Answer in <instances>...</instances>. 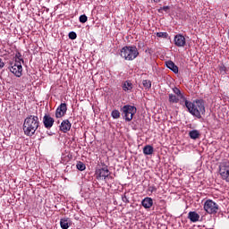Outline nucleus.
Here are the masks:
<instances>
[{
	"mask_svg": "<svg viewBox=\"0 0 229 229\" xmlns=\"http://www.w3.org/2000/svg\"><path fill=\"white\" fill-rule=\"evenodd\" d=\"M111 116L113 117V119H119V117H121V113L119 112V110L114 109L112 111Z\"/></svg>",
	"mask_w": 229,
	"mask_h": 229,
	"instance_id": "obj_22",
	"label": "nucleus"
},
{
	"mask_svg": "<svg viewBox=\"0 0 229 229\" xmlns=\"http://www.w3.org/2000/svg\"><path fill=\"white\" fill-rule=\"evenodd\" d=\"M169 9H170L169 5H165V6L161 7L160 9H158V12H159V13L161 12H166V13H169Z\"/></svg>",
	"mask_w": 229,
	"mask_h": 229,
	"instance_id": "obj_30",
	"label": "nucleus"
},
{
	"mask_svg": "<svg viewBox=\"0 0 229 229\" xmlns=\"http://www.w3.org/2000/svg\"><path fill=\"white\" fill-rule=\"evenodd\" d=\"M204 210L207 214L216 215L219 212V205L212 199H208L204 203Z\"/></svg>",
	"mask_w": 229,
	"mask_h": 229,
	"instance_id": "obj_5",
	"label": "nucleus"
},
{
	"mask_svg": "<svg viewBox=\"0 0 229 229\" xmlns=\"http://www.w3.org/2000/svg\"><path fill=\"white\" fill-rule=\"evenodd\" d=\"M3 67H4V62L0 58V69H3Z\"/></svg>",
	"mask_w": 229,
	"mask_h": 229,
	"instance_id": "obj_34",
	"label": "nucleus"
},
{
	"mask_svg": "<svg viewBox=\"0 0 229 229\" xmlns=\"http://www.w3.org/2000/svg\"><path fill=\"white\" fill-rule=\"evenodd\" d=\"M153 151H154V148H153V146H151V145H146L143 148L144 155H153Z\"/></svg>",
	"mask_w": 229,
	"mask_h": 229,
	"instance_id": "obj_21",
	"label": "nucleus"
},
{
	"mask_svg": "<svg viewBox=\"0 0 229 229\" xmlns=\"http://www.w3.org/2000/svg\"><path fill=\"white\" fill-rule=\"evenodd\" d=\"M76 167L79 171H85V169H87V166L81 161H79V163H77Z\"/></svg>",
	"mask_w": 229,
	"mask_h": 229,
	"instance_id": "obj_23",
	"label": "nucleus"
},
{
	"mask_svg": "<svg viewBox=\"0 0 229 229\" xmlns=\"http://www.w3.org/2000/svg\"><path fill=\"white\" fill-rule=\"evenodd\" d=\"M142 85H143V87H144L145 89H151V81H149V80H144V81H142Z\"/></svg>",
	"mask_w": 229,
	"mask_h": 229,
	"instance_id": "obj_25",
	"label": "nucleus"
},
{
	"mask_svg": "<svg viewBox=\"0 0 229 229\" xmlns=\"http://www.w3.org/2000/svg\"><path fill=\"white\" fill-rule=\"evenodd\" d=\"M72 126V124L69 120H64L61 123L60 131H63V133H67V131H70Z\"/></svg>",
	"mask_w": 229,
	"mask_h": 229,
	"instance_id": "obj_12",
	"label": "nucleus"
},
{
	"mask_svg": "<svg viewBox=\"0 0 229 229\" xmlns=\"http://www.w3.org/2000/svg\"><path fill=\"white\" fill-rule=\"evenodd\" d=\"M68 37L69 38H71V40H76V38L78 37V35L76 34V32L72 31L69 33Z\"/></svg>",
	"mask_w": 229,
	"mask_h": 229,
	"instance_id": "obj_29",
	"label": "nucleus"
},
{
	"mask_svg": "<svg viewBox=\"0 0 229 229\" xmlns=\"http://www.w3.org/2000/svg\"><path fill=\"white\" fill-rule=\"evenodd\" d=\"M148 192H151V194H153V192H157V188L155 185L148 186Z\"/></svg>",
	"mask_w": 229,
	"mask_h": 229,
	"instance_id": "obj_31",
	"label": "nucleus"
},
{
	"mask_svg": "<svg viewBox=\"0 0 229 229\" xmlns=\"http://www.w3.org/2000/svg\"><path fill=\"white\" fill-rule=\"evenodd\" d=\"M120 112H122V115H123L125 121L130 123V121L133 119V115L137 114V107L131 105H125L120 109Z\"/></svg>",
	"mask_w": 229,
	"mask_h": 229,
	"instance_id": "obj_4",
	"label": "nucleus"
},
{
	"mask_svg": "<svg viewBox=\"0 0 229 229\" xmlns=\"http://www.w3.org/2000/svg\"><path fill=\"white\" fill-rule=\"evenodd\" d=\"M218 71L220 74H225L226 72V66L225 64H221L218 65Z\"/></svg>",
	"mask_w": 229,
	"mask_h": 229,
	"instance_id": "obj_26",
	"label": "nucleus"
},
{
	"mask_svg": "<svg viewBox=\"0 0 229 229\" xmlns=\"http://www.w3.org/2000/svg\"><path fill=\"white\" fill-rule=\"evenodd\" d=\"M188 219H190L191 223H198V221H199V214L196 213V211H190L188 213Z\"/></svg>",
	"mask_w": 229,
	"mask_h": 229,
	"instance_id": "obj_15",
	"label": "nucleus"
},
{
	"mask_svg": "<svg viewBox=\"0 0 229 229\" xmlns=\"http://www.w3.org/2000/svg\"><path fill=\"white\" fill-rule=\"evenodd\" d=\"M174 42L177 47H185V46L187 45L185 37L182 34L175 35L174 38Z\"/></svg>",
	"mask_w": 229,
	"mask_h": 229,
	"instance_id": "obj_9",
	"label": "nucleus"
},
{
	"mask_svg": "<svg viewBox=\"0 0 229 229\" xmlns=\"http://www.w3.org/2000/svg\"><path fill=\"white\" fill-rule=\"evenodd\" d=\"M184 106L188 108V112L197 119H201L202 115H205V100L196 99L193 102L185 100Z\"/></svg>",
	"mask_w": 229,
	"mask_h": 229,
	"instance_id": "obj_1",
	"label": "nucleus"
},
{
	"mask_svg": "<svg viewBox=\"0 0 229 229\" xmlns=\"http://www.w3.org/2000/svg\"><path fill=\"white\" fill-rule=\"evenodd\" d=\"M60 226L62 229H69V219L68 218H61Z\"/></svg>",
	"mask_w": 229,
	"mask_h": 229,
	"instance_id": "obj_20",
	"label": "nucleus"
},
{
	"mask_svg": "<svg viewBox=\"0 0 229 229\" xmlns=\"http://www.w3.org/2000/svg\"><path fill=\"white\" fill-rule=\"evenodd\" d=\"M40 126V120L37 115H29L23 122V132L27 137H33L38 127Z\"/></svg>",
	"mask_w": 229,
	"mask_h": 229,
	"instance_id": "obj_2",
	"label": "nucleus"
},
{
	"mask_svg": "<svg viewBox=\"0 0 229 229\" xmlns=\"http://www.w3.org/2000/svg\"><path fill=\"white\" fill-rule=\"evenodd\" d=\"M219 174L222 180L229 183V161L225 160L219 164Z\"/></svg>",
	"mask_w": 229,
	"mask_h": 229,
	"instance_id": "obj_6",
	"label": "nucleus"
},
{
	"mask_svg": "<svg viewBox=\"0 0 229 229\" xmlns=\"http://www.w3.org/2000/svg\"><path fill=\"white\" fill-rule=\"evenodd\" d=\"M165 65L167 67V69H170V71H173L174 72V74H178V67L176 66V64H174V63L173 61H166L165 62Z\"/></svg>",
	"mask_w": 229,
	"mask_h": 229,
	"instance_id": "obj_16",
	"label": "nucleus"
},
{
	"mask_svg": "<svg viewBox=\"0 0 229 229\" xmlns=\"http://www.w3.org/2000/svg\"><path fill=\"white\" fill-rule=\"evenodd\" d=\"M98 180H105L106 182V178L108 174H110V170H108V166L103 164V167L96 171Z\"/></svg>",
	"mask_w": 229,
	"mask_h": 229,
	"instance_id": "obj_8",
	"label": "nucleus"
},
{
	"mask_svg": "<svg viewBox=\"0 0 229 229\" xmlns=\"http://www.w3.org/2000/svg\"><path fill=\"white\" fill-rule=\"evenodd\" d=\"M200 135L201 134L199 133V131H198V130H192V131H190V132H189V137L191 139H192L193 140L199 139Z\"/></svg>",
	"mask_w": 229,
	"mask_h": 229,
	"instance_id": "obj_18",
	"label": "nucleus"
},
{
	"mask_svg": "<svg viewBox=\"0 0 229 229\" xmlns=\"http://www.w3.org/2000/svg\"><path fill=\"white\" fill-rule=\"evenodd\" d=\"M21 56H22V55H21L20 52H17L15 54L14 61H13V62H20V63L22 62V63H24V59H22Z\"/></svg>",
	"mask_w": 229,
	"mask_h": 229,
	"instance_id": "obj_24",
	"label": "nucleus"
},
{
	"mask_svg": "<svg viewBox=\"0 0 229 229\" xmlns=\"http://www.w3.org/2000/svg\"><path fill=\"white\" fill-rule=\"evenodd\" d=\"M173 92L174 94H175V96H177L178 98H180L182 100H180V105H185V101H187V98H185V95H183V93H182V90H180V89L174 87L173 88Z\"/></svg>",
	"mask_w": 229,
	"mask_h": 229,
	"instance_id": "obj_13",
	"label": "nucleus"
},
{
	"mask_svg": "<svg viewBox=\"0 0 229 229\" xmlns=\"http://www.w3.org/2000/svg\"><path fill=\"white\" fill-rule=\"evenodd\" d=\"M153 1L154 3H160V0H151Z\"/></svg>",
	"mask_w": 229,
	"mask_h": 229,
	"instance_id": "obj_35",
	"label": "nucleus"
},
{
	"mask_svg": "<svg viewBox=\"0 0 229 229\" xmlns=\"http://www.w3.org/2000/svg\"><path fill=\"white\" fill-rule=\"evenodd\" d=\"M131 89H133V84L130 81H125L123 84V90L128 92L129 90H131Z\"/></svg>",
	"mask_w": 229,
	"mask_h": 229,
	"instance_id": "obj_19",
	"label": "nucleus"
},
{
	"mask_svg": "<svg viewBox=\"0 0 229 229\" xmlns=\"http://www.w3.org/2000/svg\"><path fill=\"white\" fill-rule=\"evenodd\" d=\"M168 101L172 105L174 103H180V97H177L176 95L170 93L168 94Z\"/></svg>",
	"mask_w": 229,
	"mask_h": 229,
	"instance_id": "obj_17",
	"label": "nucleus"
},
{
	"mask_svg": "<svg viewBox=\"0 0 229 229\" xmlns=\"http://www.w3.org/2000/svg\"><path fill=\"white\" fill-rule=\"evenodd\" d=\"M67 114V104L61 103L60 106L55 110V117L56 119H60L64 117Z\"/></svg>",
	"mask_w": 229,
	"mask_h": 229,
	"instance_id": "obj_10",
	"label": "nucleus"
},
{
	"mask_svg": "<svg viewBox=\"0 0 229 229\" xmlns=\"http://www.w3.org/2000/svg\"><path fill=\"white\" fill-rule=\"evenodd\" d=\"M122 200L123 201V203H130V199L126 196V193L124 195H122Z\"/></svg>",
	"mask_w": 229,
	"mask_h": 229,
	"instance_id": "obj_32",
	"label": "nucleus"
},
{
	"mask_svg": "<svg viewBox=\"0 0 229 229\" xmlns=\"http://www.w3.org/2000/svg\"><path fill=\"white\" fill-rule=\"evenodd\" d=\"M106 182H109V183H114V176L110 175V174L106 177Z\"/></svg>",
	"mask_w": 229,
	"mask_h": 229,
	"instance_id": "obj_33",
	"label": "nucleus"
},
{
	"mask_svg": "<svg viewBox=\"0 0 229 229\" xmlns=\"http://www.w3.org/2000/svg\"><path fill=\"white\" fill-rule=\"evenodd\" d=\"M9 71L14 74L16 78H21V76H22V64L19 61L10 63Z\"/></svg>",
	"mask_w": 229,
	"mask_h": 229,
	"instance_id": "obj_7",
	"label": "nucleus"
},
{
	"mask_svg": "<svg viewBox=\"0 0 229 229\" xmlns=\"http://www.w3.org/2000/svg\"><path fill=\"white\" fill-rule=\"evenodd\" d=\"M139 56V49H137V47L131 46V47H123L121 51V57L124 58V60H127L128 62H131L132 60H135Z\"/></svg>",
	"mask_w": 229,
	"mask_h": 229,
	"instance_id": "obj_3",
	"label": "nucleus"
},
{
	"mask_svg": "<svg viewBox=\"0 0 229 229\" xmlns=\"http://www.w3.org/2000/svg\"><path fill=\"white\" fill-rule=\"evenodd\" d=\"M43 124L47 130H51L53 124H55V118L51 117L49 114H45L43 117Z\"/></svg>",
	"mask_w": 229,
	"mask_h": 229,
	"instance_id": "obj_11",
	"label": "nucleus"
},
{
	"mask_svg": "<svg viewBox=\"0 0 229 229\" xmlns=\"http://www.w3.org/2000/svg\"><path fill=\"white\" fill-rule=\"evenodd\" d=\"M79 21L80 22H81L82 24H85V22H87L89 21V18L85 15L82 14L79 17Z\"/></svg>",
	"mask_w": 229,
	"mask_h": 229,
	"instance_id": "obj_28",
	"label": "nucleus"
},
{
	"mask_svg": "<svg viewBox=\"0 0 229 229\" xmlns=\"http://www.w3.org/2000/svg\"><path fill=\"white\" fill-rule=\"evenodd\" d=\"M141 205L146 209L151 208L153 207V199L146 197L145 199H142Z\"/></svg>",
	"mask_w": 229,
	"mask_h": 229,
	"instance_id": "obj_14",
	"label": "nucleus"
},
{
	"mask_svg": "<svg viewBox=\"0 0 229 229\" xmlns=\"http://www.w3.org/2000/svg\"><path fill=\"white\" fill-rule=\"evenodd\" d=\"M157 37L159 38H167L169 37V34L167 32H157Z\"/></svg>",
	"mask_w": 229,
	"mask_h": 229,
	"instance_id": "obj_27",
	"label": "nucleus"
}]
</instances>
